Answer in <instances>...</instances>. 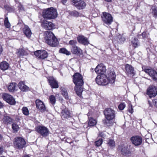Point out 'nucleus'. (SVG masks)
Instances as JSON below:
<instances>
[{
	"mask_svg": "<svg viewBox=\"0 0 157 157\" xmlns=\"http://www.w3.org/2000/svg\"><path fill=\"white\" fill-rule=\"evenodd\" d=\"M73 80L75 85V90L77 94L79 97L82 96L83 88L82 86L84 84L82 75L79 73H76L73 75Z\"/></svg>",
	"mask_w": 157,
	"mask_h": 157,
	"instance_id": "nucleus-1",
	"label": "nucleus"
},
{
	"mask_svg": "<svg viewBox=\"0 0 157 157\" xmlns=\"http://www.w3.org/2000/svg\"><path fill=\"white\" fill-rule=\"evenodd\" d=\"M2 97L3 99L9 104L11 105L15 104L16 102L15 99L11 95L4 93L2 94Z\"/></svg>",
	"mask_w": 157,
	"mask_h": 157,
	"instance_id": "nucleus-12",
	"label": "nucleus"
},
{
	"mask_svg": "<svg viewBox=\"0 0 157 157\" xmlns=\"http://www.w3.org/2000/svg\"><path fill=\"white\" fill-rule=\"evenodd\" d=\"M4 7L9 12H12L13 10V9L12 8L8 6H5Z\"/></svg>",
	"mask_w": 157,
	"mask_h": 157,
	"instance_id": "nucleus-47",
	"label": "nucleus"
},
{
	"mask_svg": "<svg viewBox=\"0 0 157 157\" xmlns=\"http://www.w3.org/2000/svg\"><path fill=\"white\" fill-rule=\"evenodd\" d=\"M13 120L11 117L7 113L4 114L3 115L2 121L3 124L6 125L11 124L13 123Z\"/></svg>",
	"mask_w": 157,
	"mask_h": 157,
	"instance_id": "nucleus-17",
	"label": "nucleus"
},
{
	"mask_svg": "<svg viewBox=\"0 0 157 157\" xmlns=\"http://www.w3.org/2000/svg\"><path fill=\"white\" fill-rule=\"evenodd\" d=\"M153 104L156 107H157V99H154L152 101Z\"/></svg>",
	"mask_w": 157,
	"mask_h": 157,
	"instance_id": "nucleus-49",
	"label": "nucleus"
},
{
	"mask_svg": "<svg viewBox=\"0 0 157 157\" xmlns=\"http://www.w3.org/2000/svg\"><path fill=\"white\" fill-rule=\"evenodd\" d=\"M91 70H92V71H93V69H91Z\"/></svg>",
	"mask_w": 157,
	"mask_h": 157,
	"instance_id": "nucleus-62",
	"label": "nucleus"
},
{
	"mask_svg": "<svg viewBox=\"0 0 157 157\" xmlns=\"http://www.w3.org/2000/svg\"><path fill=\"white\" fill-rule=\"evenodd\" d=\"M21 21H19L17 24V26H22L23 25V24L22 23V22H21Z\"/></svg>",
	"mask_w": 157,
	"mask_h": 157,
	"instance_id": "nucleus-53",
	"label": "nucleus"
},
{
	"mask_svg": "<svg viewBox=\"0 0 157 157\" xmlns=\"http://www.w3.org/2000/svg\"><path fill=\"white\" fill-rule=\"evenodd\" d=\"M143 71L151 77L153 80L156 81L157 82V72L155 70L152 69L146 68L144 69L143 68Z\"/></svg>",
	"mask_w": 157,
	"mask_h": 157,
	"instance_id": "nucleus-14",
	"label": "nucleus"
},
{
	"mask_svg": "<svg viewBox=\"0 0 157 157\" xmlns=\"http://www.w3.org/2000/svg\"><path fill=\"white\" fill-rule=\"evenodd\" d=\"M56 99L55 96L53 95H51L49 97V101L52 105L55 103Z\"/></svg>",
	"mask_w": 157,
	"mask_h": 157,
	"instance_id": "nucleus-36",
	"label": "nucleus"
},
{
	"mask_svg": "<svg viewBox=\"0 0 157 157\" xmlns=\"http://www.w3.org/2000/svg\"><path fill=\"white\" fill-rule=\"evenodd\" d=\"M104 113L106 119L105 123L106 124L111 123L115 117L116 113L115 111L111 108H107L105 109Z\"/></svg>",
	"mask_w": 157,
	"mask_h": 157,
	"instance_id": "nucleus-3",
	"label": "nucleus"
},
{
	"mask_svg": "<svg viewBox=\"0 0 157 157\" xmlns=\"http://www.w3.org/2000/svg\"><path fill=\"white\" fill-rule=\"evenodd\" d=\"M103 142L102 139H100L98 140L95 142V145L97 147H99L101 145Z\"/></svg>",
	"mask_w": 157,
	"mask_h": 157,
	"instance_id": "nucleus-42",
	"label": "nucleus"
},
{
	"mask_svg": "<svg viewBox=\"0 0 157 157\" xmlns=\"http://www.w3.org/2000/svg\"><path fill=\"white\" fill-rule=\"evenodd\" d=\"M105 0V1H106L107 2H110L111 1V0Z\"/></svg>",
	"mask_w": 157,
	"mask_h": 157,
	"instance_id": "nucleus-58",
	"label": "nucleus"
},
{
	"mask_svg": "<svg viewBox=\"0 0 157 157\" xmlns=\"http://www.w3.org/2000/svg\"><path fill=\"white\" fill-rule=\"evenodd\" d=\"M132 143L135 146H138L141 145L142 142V138L138 136H133L130 138Z\"/></svg>",
	"mask_w": 157,
	"mask_h": 157,
	"instance_id": "nucleus-13",
	"label": "nucleus"
},
{
	"mask_svg": "<svg viewBox=\"0 0 157 157\" xmlns=\"http://www.w3.org/2000/svg\"><path fill=\"white\" fill-rule=\"evenodd\" d=\"M60 115L63 119H68L72 116V114L67 109L65 108L62 109Z\"/></svg>",
	"mask_w": 157,
	"mask_h": 157,
	"instance_id": "nucleus-16",
	"label": "nucleus"
},
{
	"mask_svg": "<svg viewBox=\"0 0 157 157\" xmlns=\"http://www.w3.org/2000/svg\"><path fill=\"white\" fill-rule=\"evenodd\" d=\"M131 44L134 48H136L139 45L138 39L136 38L132 39L131 41Z\"/></svg>",
	"mask_w": 157,
	"mask_h": 157,
	"instance_id": "nucleus-31",
	"label": "nucleus"
},
{
	"mask_svg": "<svg viewBox=\"0 0 157 157\" xmlns=\"http://www.w3.org/2000/svg\"><path fill=\"white\" fill-rule=\"evenodd\" d=\"M77 42L76 40H70L69 43L68 44L69 45L71 46V47H75L76 46V44H77Z\"/></svg>",
	"mask_w": 157,
	"mask_h": 157,
	"instance_id": "nucleus-37",
	"label": "nucleus"
},
{
	"mask_svg": "<svg viewBox=\"0 0 157 157\" xmlns=\"http://www.w3.org/2000/svg\"><path fill=\"white\" fill-rule=\"evenodd\" d=\"M125 107V105L124 103H121L118 106V108L120 110H123Z\"/></svg>",
	"mask_w": 157,
	"mask_h": 157,
	"instance_id": "nucleus-45",
	"label": "nucleus"
},
{
	"mask_svg": "<svg viewBox=\"0 0 157 157\" xmlns=\"http://www.w3.org/2000/svg\"><path fill=\"white\" fill-rule=\"evenodd\" d=\"M42 16L44 18L48 19L55 18L57 16L56 10L53 7L46 9L43 10Z\"/></svg>",
	"mask_w": 157,
	"mask_h": 157,
	"instance_id": "nucleus-4",
	"label": "nucleus"
},
{
	"mask_svg": "<svg viewBox=\"0 0 157 157\" xmlns=\"http://www.w3.org/2000/svg\"><path fill=\"white\" fill-rule=\"evenodd\" d=\"M105 136V135L102 132L100 133L99 135V136H100V137H102L103 138H104Z\"/></svg>",
	"mask_w": 157,
	"mask_h": 157,
	"instance_id": "nucleus-51",
	"label": "nucleus"
},
{
	"mask_svg": "<svg viewBox=\"0 0 157 157\" xmlns=\"http://www.w3.org/2000/svg\"><path fill=\"white\" fill-rule=\"evenodd\" d=\"M45 157H49L48 156H45Z\"/></svg>",
	"mask_w": 157,
	"mask_h": 157,
	"instance_id": "nucleus-61",
	"label": "nucleus"
},
{
	"mask_svg": "<svg viewBox=\"0 0 157 157\" xmlns=\"http://www.w3.org/2000/svg\"><path fill=\"white\" fill-rule=\"evenodd\" d=\"M9 67V64L6 61H3L0 63V68L2 71H5L7 70Z\"/></svg>",
	"mask_w": 157,
	"mask_h": 157,
	"instance_id": "nucleus-28",
	"label": "nucleus"
},
{
	"mask_svg": "<svg viewBox=\"0 0 157 157\" xmlns=\"http://www.w3.org/2000/svg\"><path fill=\"white\" fill-rule=\"evenodd\" d=\"M73 5L78 10L84 9L86 6V3L83 0H71Z\"/></svg>",
	"mask_w": 157,
	"mask_h": 157,
	"instance_id": "nucleus-9",
	"label": "nucleus"
},
{
	"mask_svg": "<svg viewBox=\"0 0 157 157\" xmlns=\"http://www.w3.org/2000/svg\"><path fill=\"white\" fill-rule=\"evenodd\" d=\"M26 143L22 137H17L14 139V144L15 148L21 149L25 147Z\"/></svg>",
	"mask_w": 157,
	"mask_h": 157,
	"instance_id": "nucleus-5",
	"label": "nucleus"
},
{
	"mask_svg": "<svg viewBox=\"0 0 157 157\" xmlns=\"http://www.w3.org/2000/svg\"><path fill=\"white\" fill-rule=\"evenodd\" d=\"M17 56H24L26 55V53L25 50L22 48L18 49L17 53Z\"/></svg>",
	"mask_w": 157,
	"mask_h": 157,
	"instance_id": "nucleus-33",
	"label": "nucleus"
},
{
	"mask_svg": "<svg viewBox=\"0 0 157 157\" xmlns=\"http://www.w3.org/2000/svg\"><path fill=\"white\" fill-rule=\"evenodd\" d=\"M102 21L104 25H110L113 21V18L111 15L109 13L103 12V15L101 16Z\"/></svg>",
	"mask_w": 157,
	"mask_h": 157,
	"instance_id": "nucleus-6",
	"label": "nucleus"
},
{
	"mask_svg": "<svg viewBox=\"0 0 157 157\" xmlns=\"http://www.w3.org/2000/svg\"><path fill=\"white\" fill-rule=\"evenodd\" d=\"M142 36L143 38H145L146 37L147 34L145 32H144L142 33Z\"/></svg>",
	"mask_w": 157,
	"mask_h": 157,
	"instance_id": "nucleus-50",
	"label": "nucleus"
},
{
	"mask_svg": "<svg viewBox=\"0 0 157 157\" xmlns=\"http://www.w3.org/2000/svg\"><path fill=\"white\" fill-rule=\"evenodd\" d=\"M59 52L60 53H63L67 56L71 54V52L68 51L65 48H61L59 49Z\"/></svg>",
	"mask_w": 157,
	"mask_h": 157,
	"instance_id": "nucleus-35",
	"label": "nucleus"
},
{
	"mask_svg": "<svg viewBox=\"0 0 157 157\" xmlns=\"http://www.w3.org/2000/svg\"><path fill=\"white\" fill-rule=\"evenodd\" d=\"M94 70L98 74L104 75L106 71L105 67L103 64H100L97 66Z\"/></svg>",
	"mask_w": 157,
	"mask_h": 157,
	"instance_id": "nucleus-19",
	"label": "nucleus"
},
{
	"mask_svg": "<svg viewBox=\"0 0 157 157\" xmlns=\"http://www.w3.org/2000/svg\"><path fill=\"white\" fill-rule=\"evenodd\" d=\"M49 85L52 88H57L59 87L58 82L53 77H50L48 79Z\"/></svg>",
	"mask_w": 157,
	"mask_h": 157,
	"instance_id": "nucleus-22",
	"label": "nucleus"
},
{
	"mask_svg": "<svg viewBox=\"0 0 157 157\" xmlns=\"http://www.w3.org/2000/svg\"><path fill=\"white\" fill-rule=\"evenodd\" d=\"M17 84L15 82H11L9 84L8 89L9 92H13L15 91L17 87Z\"/></svg>",
	"mask_w": 157,
	"mask_h": 157,
	"instance_id": "nucleus-27",
	"label": "nucleus"
},
{
	"mask_svg": "<svg viewBox=\"0 0 157 157\" xmlns=\"http://www.w3.org/2000/svg\"><path fill=\"white\" fill-rule=\"evenodd\" d=\"M62 94L66 99H69V97L67 90L64 88H61Z\"/></svg>",
	"mask_w": 157,
	"mask_h": 157,
	"instance_id": "nucleus-34",
	"label": "nucleus"
},
{
	"mask_svg": "<svg viewBox=\"0 0 157 157\" xmlns=\"http://www.w3.org/2000/svg\"><path fill=\"white\" fill-rule=\"evenodd\" d=\"M18 7L19 10L20 11H22L24 10V7L20 3L19 4L18 6Z\"/></svg>",
	"mask_w": 157,
	"mask_h": 157,
	"instance_id": "nucleus-48",
	"label": "nucleus"
},
{
	"mask_svg": "<svg viewBox=\"0 0 157 157\" xmlns=\"http://www.w3.org/2000/svg\"><path fill=\"white\" fill-rule=\"evenodd\" d=\"M3 106V104L0 101V108H1Z\"/></svg>",
	"mask_w": 157,
	"mask_h": 157,
	"instance_id": "nucleus-56",
	"label": "nucleus"
},
{
	"mask_svg": "<svg viewBox=\"0 0 157 157\" xmlns=\"http://www.w3.org/2000/svg\"><path fill=\"white\" fill-rule=\"evenodd\" d=\"M3 51L2 47L1 45L0 44V56L2 54Z\"/></svg>",
	"mask_w": 157,
	"mask_h": 157,
	"instance_id": "nucleus-52",
	"label": "nucleus"
},
{
	"mask_svg": "<svg viewBox=\"0 0 157 157\" xmlns=\"http://www.w3.org/2000/svg\"><path fill=\"white\" fill-rule=\"evenodd\" d=\"M97 83L99 85L105 86L109 83L107 78L105 75H98L95 79Z\"/></svg>",
	"mask_w": 157,
	"mask_h": 157,
	"instance_id": "nucleus-7",
	"label": "nucleus"
},
{
	"mask_svg": "<svg viewBox=\"0 0 157 157\" xmlns=\"http://www.w3.org/2000/svg\"><path fill=\"white\" fill-rule=\"evenodd\" d=\"M36 129V131L43 137L46 136L48 135V129L44 126H38Z\"/></svg>",
	"mask_w": 157,
	"mask_h": 157,
	"instance_id": "nucleus-10",
	"label": "nucleus"
},
{
	"mask_svg": "<svg viewBox=\"0 0 157 157\" xmlns=\"http://www.w3.org/2000/svg\"><path fill=\"white\" fill-rule=\"evenodd\" d=\"M3 151V149L2 147H0V153H2Z\"/></svg>",
	"mask_w": 157,
	"mask_h": 157,
	"instance_id": "nucleus-55",
	"label": "nucleus"
},
{
	"mask_svg": "<svg viewBox=\"0 0 157 157\" xmlns=\"http://www.w3.org/2000/svg\"><path fill=\"white\" fill-rule=\"evenodd\" d=\"M130 146L120 145L118 149L121 150L122 155L125 156H130L131 155V151L130 150Z\"/></svg>",
	"mask_w": 157,
	"mask_h": 157,
	"instance_id": "nucleus-8",
	"label": "nucleus"
},
{
	"mask_svg": "<svg viewBox=\"0 0 157 157\" xmlns=\"http://www.w3.org/2000/svg\"><path fill=\"white\" fill-rule=\"evenodd\" d=\"M46 36L45 37L46 42L51 46L56 47L59 44L57 39L54 36L53 34L49 31L45 32Z\"/></svg>",
	"mask_w": 157,
	"mask_h": 157,
	"instance_id": "nucleus-2",
	"label": "nucleus"
},
{
	"mask_svg": "<svg viewBox=\"0 0 157 157\" xmlns=\"http://www.w3.org/2000/svg\"><path fill=\"white\" fill-rule=\"evenodd\" d=\"M147 94L150 98L155 97L157 94V87L153 85L149 86L147 90Z\"/></svg>",
	"mask_w": 157,
	"mask_h": 157,
	"instance_id": "nucleus-11",
	"label": "nucleus"
},
{
	"mask_svg": "<svg viewBox=\"0 0 157 157\" xmlns=\"http://www.w3.org/2000/svg\"><path fill=\"white\" fill-rule=\"evenodd\" d=\"M117 40L119 43H122L125 40V39L121 36H120L117 38Z\"/></svg>",
	"mask_w": 157,
	"mask_h": 157,
	"instance_id": "nucleus-43",
	"label": "nucleus"
},
{
	"mask_svg": "<svg viewBox=\"0 0 157 157\" xmlns=\"http://www.w3.org/2000/svg\"><path fill=\"white\" fill-rule=\"evenodd\" d=\"M125 68L126 73L128 75L133 76L135 74V71L134 67L131 65L127 64L125 65Z\"/></svg>",
	"mask_w": 157,
	"mask_h": 157,
	"instance_id": "nucleus-20",
	"label": "nucleus"
},
{
	"mask_svg": "<svg viewBox=\"0 0 157 157\" xmlns=\"http://www.w3.org/2000/svg\"><path fill=\"white\" fill-rule=\"evenodd\" d=\"M128 110V112L131 113H133V109L132 108V105L131 104L129 105Z\"/></svg>",
	"mask_w": 157,
	"mask_h": 157,
	"instance_id": "nucleus-46",
	"label": "nucleus"
},
{
	"mask_svg": "<svg viewBox=\"0 0 157 157\" xmlns=\"http://www.w3.org/2000/svg\"><path fill=\"white\" fill-rule=\"evenodd\" d=\"M3 137L2 135L0 134V140H2V139Z\"/></svg>",
	"mask_w": 157,
	"mask_h": 157,
	"instance_id": "nucleus-57",
	"label": "nucleus"
},
{
	"mask_svg": "<svg viewBox=\"0 0 157 157\" xmlns=\"http://www.w3.org/2000/svg\"><path fill=\"white\" fill-rule=\"evenodd\" d=\"M108 147L111 149H113L115 147V143L114 141L112 139L109 140L107 143Z\"/></svg>",
	"mask_w": 157,
	"mask_h": 157,
	"instance_id": "nucleus-30",
	"label": "nucleus"
},
{
	"mask_svg": "<svg viewBox=\"0 0 157 157\" xmlns=\"http://www.w3.org/2000/svg\"><path fill=\"white\" fill-rule=\"evenodd\" d=\"M97 123V121L93 118L91 117L89 119L88 122V125L89 126H93Z\"/></svg>",
	"mask_w": 157,
	"mask_h": 157,
	"instance_id": "nucleus-32",
	"label": "nucleus"
},
{
	"mask_svg": "<svg viewBox=\"0 0 157 157\" xmlns=\"http://www.w3.org/2000/svg\"><path fill=\"white\" fill-rule=\"evenodd\" d=\"M18 87L19 89L22 91L25 92L29 90V88L22 81L18 83Z\"/></svg>",
	"mask_w": 157,
	"mask_h": 157,
	"instance_id": "nucleus-26",
	"label": "nucleus"
},
{
	"mask_svg": "<svg viewBox=\"0 0 157 157\" xmlns=\"http://www.w3.org/2000/svg\"><path fill=\"white\" fill-rule=\"evenodd\" d=\"M77 39L79 43L84 45H87L89 44L87 38L84 36L79 35L77 37Z\"/></svg>",
	"mask_w": 157,
	"mask_h": 157,
	"instance_id": "nucleus-18",
	"label": "nucleus"
},
{
	"mask_svg": "<svg viewBox=\"0 0 157 157\" xmlns=\"http://www.w3.org/2000/svg\"><path fill=\"white\" fill-rule=\"evenodd\" d=\"M108 74V77L107 78L109 81V82L111 84L114 83L115 81L116 77L115 72L113 71H111Z\"/></svg>",
	"mask_w": 157,
	"mask_h": 157,
	"instance_id": "nucleus-24",
	"label": "nucleus"
},
{
	"mask_svg": "<svg viewBox=\"0 0 157 157\" xmlns=\"http://www.w3.org/2000/svg\"><path fill=\"white\" fill-rule=\"evenodd\" d=\"M12 128L14 132H17L19 130V128L18 125L15 123H13L12 125Z\"/></svg>",
	"mask_w": 157,
	"mask_h": 157,
	"instance_id": "nucleus-40",
	"label": "nucleus"
},
{
	"mask_svg": "<svg viewBox=\"0 0 157 157\" xmlns=\"http://www.w3.org/2000/svg\"><path fill=\"white\" fill-rule=\"evenodd\" d=\"M23 157H30L28 155H25L23 156Z\"/></svg>",
	"mask_w": 157,
	"mask_h": 157,
	"instance_id": "nucleus-59",
	"label": "nucleus"
},
{
	"mask_svg": "<svg viewBox=\"0 0 157 157\" xmlns=\"http://www.w3.org/2000/svg\"><path fill=\"white\" fill-rule=\"evenodd\" d=\"M2 115V113L0 111V118H1V116Z\"/></svg>",
	"mask_w": 157,
	"mask_h": 157,
	"instance_id": "nucleus-60",
	"label": "nucleus"
},
{
	"mask_svg": "<svg viewBox=\"0 0 157 157\" xmlns=\"http://www.w3.org/2000/svg\"><path fill=\"white\" fill-rule=\"evenodd\" d=\"M22 111L23 114L25 115H28L29 114V111L28 108L26 107H23Z\"/></svg>",
	"mask_w": 157,
	"mask_h": 157,
	"instance_id": "nucleus-41",
	"label": "nucleus"
},
{
	"mask_svg": "<svg viewBox=\"0 0 157 157\" xmlns=\"http://www.w3.org/2000/svg\"><path fill=\"white\" fill-rule=\"evenodd\" d=\"M72 53L77 55H80L82 53V50L77 46L73 47L71 48Z\"/></svg>",
	"mask_w": 157,
	"mask_h": 157,
	"instance_id": "nucleus-25",
	"label": "nucleus"
},
{
	"mask_svg": "<svg viewBox=\"0 0 157 157\" xmlns=\"http://www.w3.org/2000/svg\"><path fill=\"white\" fill-rule=\"evenodd\" d=\"M61 2L63 5H65L67 0H61Z\"/></svg>",
	"mask_w": 157,
	"mask_h": 157,
	"instance_id": "nucleus-54",
	"label": "nucleus"
},
{
	"mask_svg": "<svg viewBox=\"0 0 157 157\" xmlns=\"http://www.w3.org/2000/svg\"><path fill=\"white\" fill-rule=\"evenodd\" d=\"M70 14L72 16L78 17L79 15V13L76 10H74L71 12H70Z\"/></svg>",
	"mask_w": 157,
	"mask_h": 157,
	"instance_id": "nucleus-44",
	"label": "nucleus"
},
{
	"mask_svg": "<svg viewBox=\"0 0 157 157\" xmlns=\"http://www.w3.org/2000/svg\"><path fill=\"white\" fill-rule=\"evenodd\" d=\"M152 10V13L153 15V17L155 18H157V8L155 7H153L151 8Z\"/></svg>",
	"mask_w": 157,
	"mask_h": 157,
	"instance_id": "nucleus-38",
	"label": "nucleus"
},
{
	"mask_svg": "<svg viewBox=\"0 0 157 157\" xmlns=\"http://www.w3.org/2000/svg\"><path fill=\"white\" fill-rule=\"evenodd\" d=\"M36 107L41 112H44L45 110V107L44 104L40 100L37 99L36 101Z\"/></svg>",
	"mask_w": 157,
	"mask_h": 157,
	"instance_id": "nucleus-21",
	"label": "nucleus"
},
{
	"mask_svg": "<svg viewBox=\"0 0 157 157\" xmlns=\"http://www.w3.org/2000/svg\"><path fill=\"white\" fill-rule=\"evenodd\" d=\"M23 32L27 37L28 38H30L31 37L32 33L28 26L24 25V27L23 29Z\"/></svg>",
	"mask_w": 157,
	"mask_h": 157,
	"instance_id": "nucleus-23",
	"label": "nucleus"
},
{
	"mask_svg": "<svg viewBox=\"0 0 157 157\" xmlns=\"http://www.w3.org/2000/svg\"><path fill=\"white\" fill-rule=\"evenodd\" d=\"M4 25L5 27L8 28H9L10 27V24L8 18L6 17L4 20Z\"/></svg>",
	"mask_w": 157,
	"mask_h": 157,
	"instance_id": "nucleus-39",
	"label": "nucleus"
},
{
	"mask_svg": "<svg viewBox=\"0 0 157 157\" xmlns=\"http://www.w3.org/2000/svg\"><path fill=\"white\" fill-rule=\"evenodd\" d=\"M44 26L46 29L49 30L52 29L54 27V25L52 22H50L46 21L44 22Z\"/></svg>",
	"mask_w": 157,
	"mask_h": 157,
	"instance_id": "nucleus-29",
	"label": "nucleus"
},
{
	"mask_svg": "<svg viewBox=\"0 0 157 157\" xmlns=\"http://www.w3.org/2000/svg\"><path fill=\"white\" fill-rule=\"evenodd\" d=\"M34 55L38 58L41 59L46 58L48 56V54L45 50H38L35 52Z\"/></svg>",
	"mask_w": 157,
	"mask_h": 157,
	"instance_id": "nucleus-15",
	"label": "nucleus"
}]
</instances>
